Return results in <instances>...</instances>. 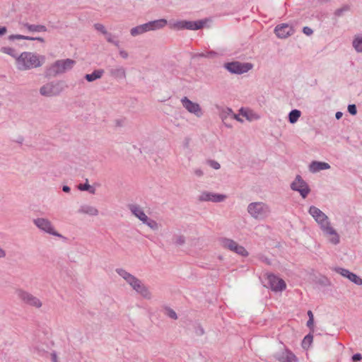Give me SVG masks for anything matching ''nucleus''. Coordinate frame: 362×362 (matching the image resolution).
<instances>
[{
  "label": "nucleus",
  "mask_w": 362,
  "mask_h": 362,
  "mask_svg": "<svg viewBox=\"0 0 362 362\" xmlns=\"http://www.w3.org/2000/svg\"><path fill=\"white\" fill-rule=\"evenodd\" d=\"M308 212L319 224L324 234L327 236H331L329 239V242L334 245L339 244L340 242L339 235L331 226L328 216L315 206H310Z\"/></svg>",
  "instance_id": "f257e3e1"
},
{
  "label": "nucleus",
  "mask_w": 362,
  "mask_h": 362,
  "mask_svg": "<svg viewBox=\"0 0 362 362\" xmlns=\"http://www.w3.org/2000/svg\"><path fill=\"white\" fill-rule=\"evenodd\" d=\"M45 57L34 52H23L17 57L16 67L20 71H26L42 66Z\"/></svg>",
  "instance_id": "f03ea898"
},
{
  "label": "nucleus",
  "mask_w": 362,
  "mask_h": 362,
  "mask_svg": "<svg viewBox=\"0 0 362 362\" xmlns=\"http://www.w3.org/2000/svg\"><path fill=\"white\" fill-rule=\"evenodd\" d=\"M116 272L122 277L136 293H139L144 298L150 299L151 298V293L148 288L140 279L122 268L116 269Z\"/></svg>",
  "instance_id": "7ed1b4c3"
},
{
  "label": "nucleus",
  "mask_w": 362,
  "mask_h": 362,
  "mask_svg": "<svg viewBox=\"0 0 362 362\" xmlns=\"http://www.w3.org/2000/svg\"><path fill=\"white\" fill-rule=\"evenodd\" d=\"M248 214L254 218L263 220L271 213L270 207L262 202H252L247 206Z\"/></svg>",
  "instance_id": "20e7f679"
},
{
  "label": "nucleus",
  "mask_w": 362,
  "mask_h": 362,
  "mask_svg": "<svg viewBox=\"0 0 362 362\" xmlns=\"http://www.w3.org/2000/svg\"><path fill=\"white\" fill-rule=\"evenodd\" d=\"M50 346L46 341H35L31 346V351L34 354L47 358V356H51L52 362H57V356L54 351L49 352Z\"/></svg>",
  "instance_id": "39448f33"
},
{
  "label": "nucleus",
  "mask_w": 362,
  "mask_h": 362,
  "mask_svg": "<svg viewBox=\"0 0 362 362\" xmlns=\"http://www.w3.org/2000/svg\"><path fill=\"white\" fill-rule=\"evenodd\" d=\"M218 241L221 247L224 249L232 251L242 257H247L249 255L248 252L243 246L240 245L238 243L232 239L221 238H219Z\"/></svg>",
  "instance_id": "423d86ee"
},
{
  "label": "nucleus",
  "mask_w": 362,
  "mask_h": 362,
  "mask_svg": "<svg viewBox=\"0 0 362 362\" xmlns=\"http://www.w3.org/2000/svg\"><path fill=\"white\" fill-rule=\"evenodd\" d=\"M64 90L61 81H52L40 88V93L45 97H53L59 95Z\"/></svg>",
  "instance_id": "0eeeda50"
},
{
  "label": "nucleus",
  "mask_w": 362,
  "mask_h": 362,
  "mask_svg": "<svg viewBox=\"0 0 362 362\" xmlns=\"http://www.w3.org/2000/svg\"><path fill=\"white\" fill-rule=\"evenodd\" d=\"M76 64V61L71 59L57 60L50 67V70L54 76L62 74L72 69Z\"/></svg>",
  "instance_id": "6e6552de"
},
{
  "label": "nucleus",
  "mask_w": 362,
  "mask_h": 362,
  "mask_svg": "<svg viewBox=\"0 0 362 362\" xmlns=\"http://www.w3.org/2000/svg\"><path fill=\"white\" fill-rule=\"evenodd\" d=\"M33 223L41 231L59 238H64L62 235L55 230L52 222L45 218L33 219Z\"/></svg>",
  "instance_id": "1a4fd4ad"
},
{
  "label": "nucleus",
  "mask_w": 362,
  "mask_h": 362,
  "mask_svg": "<svg viewBox=\"0 0 362 362\" xmlns=\"http://www.w3.org/2000/svg\"><path fill=\"white\" fill-rule=\"evenodd\" d=\"M18 298L25 304L36 308H40L42 307V303L41 300L33 296L32 293L25 291L22 289H18L16 291Z\"/></svg>",
  "instance_id": "9d476101"
},
{
  "label": "nucleus",
  "mask_w": 362,
  "mask_h": 362,
  "mask_svg": "<svg viewBox=\"0 0 362 362\" xmlns=\"http://www.w3.org/2000/svg\"><path fill=\"white\" fill-rule=\"evenodd\" d=\"M224 67L231 74H242L252 69L253 65L248 62H232L226 63Z\"/></svg>",
  "instance_id": "9b49d317"
},
{
  "label": "nucleus",
  "mask_w": 362,
  "mask_h": 362,
  "mask_svg": "<svg viewBox=\"0 0 362 362\" xmlns=\"http://www.w3.org/2000/svg\"><path fill=\"white\" fill-rule=\"evenodd\" d=\"M291 188L293 191L298 192L304 199L307 197L310 192L308 185L299 175H296L294 181L291 184Z\"/></svg>",
  "instance_id": "f8f14e48"
},
{
  "label": "nucleus",
  "mask_w": 362,
  "mask_h": 362,
  "mask_svg": "<svg viewBox=\"0 0 362 362\" xmlns=\"http://www.w3.org/2000/svg\"><path fill=\"white\" fill-rule=\"evenodd\" d=\"M182 106L190 113L194 114L197 117L203 115V111L199 103L192 102L187 97L181 99Z\"/></svg>",
  "instance_id": "ddd939ff"
},
{
  "label": "nucleus",
  "mask_w": 362,
  "mask_h": 362,
  "mask_svg": "<svg viewBox=\"0 0 362 362\" xmlns=\"http://www.w3.org/2000/svg\"><path fill=\"white\" fill-rule=\"evenodd\" d=\"M267 283L269 288L275 292L282 291L286 288L285 281L273 274L267 275Z\"/></svg>",
  "instance_id": "4468645a"
},
{
  "label": "nucleus",
  "mask_w": 362,
  "mask_h": 362,
  "mask_svg": "<svg viewBox=\"0 0 362 362\" xmlns=\"http://www.w3.org/2000/svg\"><path fill=\"white\" fill-rule=\"evenodd\" d=\"M205 22L203 21H180L174 23V28L178 30H197L204 27Z\"/></svg>",
  "instance_id": "2eb2a0df"
},
{
  "label": "nucleus",
  "mask_w": 362,
  "mask_h": 362,
  "mask_svg": "<svg viewBox=\"0 0 362 362\" xmlns=\"http://www.w3.org/2000/svg\"><path fill=\"white\" fill-rule=\"evenodd\" d=\"M226 197L227 196L226 194L204 191L199 195V200L200 202H211L214 203H218L225 201Z\"/></svg>",
  "instance_id": "dca6fc26"
},
{
  "label": "nucleus",
  "mask_w": 362,
  "mask_h": 362,
  "mask_svg": "<svg viewBox=\"0 0 362 362\" xmlns=\"http://www.w3.org/2000/svg\"><path fill=\"white\" fill-rule=\"evenodd\" d=\"M275 358L279 362H295L297 360L295 354L286 347L276 354Z\"/></svg>",
  "instance_id": "f3484780"
},
{
  "label": "nucleus",
  "mask_w": 362,
  "mask_h": 362,
  "mask_svg": "<svg viewBox=\"0 0 362 362\" xmlns=\"http://www.w3.org/2000/svg\"><path fill=\"white\" fill-rule=\"evenodd\" d=\"M335 271L342 276L347 278L349 281L358 286L362 285V279L356 274L351 272L349 269L337 267Z\"/></svg>",
  "instance_id": "a211bd4d"
},
{
  "label": "nucleus",
  "mask_w": 362,
  "mask_h": 362,
  "mask_svg": "<svg viewBox=\"0 0 362 362\" xmlns=\"http://www.w3.org/2000/svg\"><path fill=\"white\" fill-rule=\"evenodd\" d=\"M293 32L292 27L286 23L278 25L274 29L275 34L279 38H286L291 35Z\"/></svg>",
  "instance_id": "6ab92c4d"
},
{
  "label": "nucleus",
  "mask_w": 362,
  "mask_h": 362,
  "mask_svg": "<svg viewBox=\"0 0 362 362\" xmlns=\"http://www.w3.org/2000/svg\"><path fill=\"white\" fill-rule=\"evenodd\" d=\"M168 24L167 20L160 18L146 23L148 32L163 28Z\"/></svg>",
  "instance_id": "aec40b11"
},
{
  "label": "nucleus",
  "mask_w": 362,
  "mask_h": 362,
  "mask_svg": "<svg viewBox=\"0 0 362 362\" xmlns=\"http://www.w3.org/2000/svg\"><path fill=\"white\" fill-rule=\"evenodd\" d=\"M128 209L132 214L139 218L142 223L146 221L147 216L140 206L137 204H129Z\"/></svg>",
  "instance_id": "412c9836"
},
{
  "label": "nucleus",
  "mask_w": 362,
  "mask_h": 362,
  "mask_svg": "<svg viewBox=\"0 0 362 362\" xmlns=\"http://www.w3.org/2000/svg\"><path fill=\"white\" fill-rule=\"evenodd\" d=\"M109 72L110 76L115 78L122 79L126 78V70L123 66L110 67L109 68Z\"/></svg>",
  "instance_id": "4be33fe9"
},
{
  "label": "nucleus",
  "mask_w": 362,
  "mask_h": 362,
  "mask_svg": "<svg viewBox=\"0 0 362 362\" xmlns=\"http://www.w3.org/2000/svg\"><path fill=\"white\" fill-rule=\"evenodd\" d=\"M329 168H330V165L325 162L313 161L310 165V170L313 173L327 170Z\"/></svg>",
  "instance_id": "5701e85b"
},
{
  "label": "nucleus",
  "mask_w": 362,
  "mask_h": 362,
  "mask_svg": "<svg viewBox=\"0 0 362 362\" xmlns=\"http://www.w3.org/2000/svg\"><path fill=\"white\" fill-rule=\"evenodd\" d=\"M78 213L95 216L98 214V210L92 206L83 205L78 209Z\"/></svg>",
  "instance_id": "b1692460"
},
{
  "label": "nucleus",
  "mask_w": 362,
  "mask_h": 362,
  "mask_svg": "<svg viewBox=\"0 0 362 362\" xmlns=\"http://www.w3.org/2000/svg\"><path fill=\"white\" fill-rule=\"evenodd\" d=\"M8 40L11 41H13L15 40H37L41 42H43L45 41L44 38L41 37H30V36H25L22 35H11L8 36Z\"/></svg>",
  "instance_id": "393cba45"
},
{
  "label": "nucleus",
  "mask_w": 362,
  "mask_h": 362,
  "mask_svg": "<svg viewBox=\"0 0 362 362\" xmlns=\"http://www.w3.org/2000/svg\"><path fill=\"white\" fill-rule=\"evenodd\" d=\"M218 56V54L213 50L205 51L202 52H197L193 54L192 58L198 59V58H208V59H214Z\"/></svg>",
  "instance_id": "a878e982"
},
{
  "label": "nucleus",
  "mask_w": 362,
  "mask_h": 362,
  "mask_svg": "<svg viewBox=\"0 0 362 362\" xmlns=\"http://www.w3.org/2000/svg\"><path fill=\"white\" fill-rule=\"evenodd\" d=\"M103 69H96L91 74H87L85 75L84 78L88 81L92 82L97 79L100 78L103 74H104Z\"/></svg>",
  "instance_id": "bb28decb"
},
{
  "label": "nucleus",
  "mask_w": 362,
  "mask_h": 362,
  "mask_svg": "<svg viewBox=\"0 0 362 362\" xmlns=\"http://www.w3.org/2000/svg\"><path fill=\"white\" fill-rule=\"evenodd\" d=\"M23 25L30 32H46L47 30L46 26L43 25H33L28 23H24Z\"/></svg>",
  "instance_id": "cd10ccee"
},
{
  "label": "nucleus",
  "mask_w": 362,
  "mask_h": 362,
  "mask_svg": "<svg viewBox=\"0 0 362 362\" xmlns=\"http://www.w3.org/2000/svg\"><path fill=\"white\" fill-rule=\"evenodd\" d=\"M146 23L137 25L136 27L132 28L130 30V34L131 35L135 37L139 35H141L143 33H145L148 32L147 28L146 27Z\"/></svg>",
  "instance_id": "c85d7f7f"
},
{
  "label": "nucleus",
  "mask_w": 362,
  "mask_h": 362,
  "mask_svg": "<svg viewBox=\"0 0 362 362\" xmlns=\"http://www.w3.org/2000/svg\"><path fill=\"white\" fill-rule=\"evenodd\" d=\"M352 45L357 52H362V36H355Z\"/></svg>",
  "instance_id": "c756f323"
},
{
  "label": "nucleus",
  "mask_w": 362,
  "mask_h": 362,
  "mask_svg": "<svg viewBox=\"0 0 362 362\" xmlns=\"http://www.w3.org/2000/svg\"><path fill=\"white\" fill-rule=\"evenodd\" d=\"M301 112L298 110H293L288 114V120L290 123L294 124L300 117Z\"/></svg>",
  "instance_id": "7c9ffc66"
},
{
  "label": "nucleus",
  "mask_w": 362,
  "mask_h": 362,
  "mask_svg": "<svg viewBox=\"0 0 362 362\" xmlns=\"http://www.w3.org/2000/svg\"><path fill=\"white\" fill-rule=\"evenodd\" d=\"M1 52L15 58L16 64L17 63V57H18V55L16 54V52L13 48L10 47H2L1 48Z\"/></svg>",
  "instance_id": "2f4dec72"
},
{
  "label": "nucleus",
  "mask_w": 362,
  "mask_h": 362,
  "mask_svg": "<svg viewBox=\"0 0 362 362\" xmlns=\"http://www.w3.org/2000/svg\"><path fill=\"white\" fill-rule=\"evenodd\" d=\"M143 223L148 226L151 229L157 230L159 228L158 223L153 219H151L147 216L146 221H144Z\"/></svg>",
  "instance_id": "473e14b6"
},
{
  "label": "nucleus",
  "mask_w": 362,
  "mask_h": 362,
  "mask_svg": "<svg viewBox=\"0 0 362 362\" xmlns=\"http://www.w3.org/2000/svg\"><path fill=\"white\" fill-rule=\"evenodd\" d=\"M313 334H307L303 339V341H302V346L304 348V349H307L308 348L312 342H313Z\"/></svg>",
  "instance_id": "72a5a7b5"
},
{
  "label": "nucleus",
  "mask_w": 362,
  "mask_h": 362,
  "mask_svg": "<svg viewBox=\"0 0 362 362\" xmlns=\"http://www.w3.org/2000/svg\"><path fill=\"white\" fill-rule=\"evenodd\" d=\"M88 181V180H86ZM78 189L81 190V191H89L91 194H95V189L92 187L91 185H90L88 182H86V183L85 184H80L78 186Z\"/></svg>",
  "instance_id": "f704fd0d"
},
{
  "label": "nucleus",
  "mask_w": 362,
  "mask_h": 362,
  "mask_svg": "<svg viewBox=\"0 0 362 362\" xmlns=\"http://www.w3.org/2000/svg\"><path fill=\"white\" fill-rule=\"evenodd\" d=\"M233 112L232 109L227 107L222 110V112L221 113V117L222 120L224 121L225 119H226V118L228 117H229L230 118L231 116L233 115Z\"/></svg>",
  "instance_id": "c9c22d12"
},
{
  "label": "nucleus",
  "mask_w": 362,
  "mask_h": 362,
  "mask_svg": "<svg viewBox=\"0 0 362 362\" xmlns=\"http://www.w3.org/2000/svg\"><path fill=\"white\" fill-rule=\"evenodd\" d=\"M350 9V7L349 5H344L341 8H339L337 9L334 11V15L337 17H339L343 15V13L346 11H348Z\"/></svg>",
  "instance_id": "e433bc0d"
},
{
  "label": "nucleus",
  "mask_w": 362,
  "mask_h": 362,
  "mask_svg": "<svg viewBox=\"0 0 362 362\" xmlns=\"http://www.w3.org/2000/svg\"><path fill=\"white\" fill-rule=\"evenodd\" d=\"M93 26H94V28L97 31L101 33L104 35L105 34H107V31L105 27L103 24H101V23H95Z\"/></svg>",
  "instance_id": "4c0bfd02"
},
{
  "label": "nucleus",
  "mask_w": 362,
  "mask_h": 362,
  "mask_svg": "<svg viewBox=\"0 0 362 362\" xmlns=\"http://www.w3.org/2000/svg\"><path fill=\"white\" fill-rule=\"evenodd\" d=\"M185 243V238L183 235H177L175 238L174 243L176 245H182Z\"/></svg>",
  "instance_id": "58836bf2"
},
{
  "label": "nucleus",
  "mask_w": 362,
  "mask_h": 362,
  "mask_svg": "<svg viewBox=\"0 0 362 362\" xmlns=\"http://www.w3.org/2000/svg\"><path fill=\"white\" fill-rule=\"evenodd\" d=\"M207 163L209 166L215 170H218L221 168V165L214 160H208Z\"/></svg>",
  "instance_id": "ea45409f"
},
{
  "label": "nucleus",
  "mask_w": 362,
  "mask_h": 362,
  "mask_svg": "<svg viewBox=\"0 0 362 362\" xmlns=\"http://www.w3.org/2000/svg\"><path fill=\"white\" fill-rule=\"evenodd\" d=\"M166 311H167V315L169 317H170L173 320L177 319V315L176 313L173 309L168 308H166Z\"/></svg>",
  "instance_id": "a19ab883"
},
{
  "label": "nucleus",
  "mask_w": 362,
  "mask_h": 362,
  "mask_svg": "<svg viewBox=\"0 0 362 362\" xmlns=\"http://www.w3.org/2000/svg\"><path fill=\"white\" fill-rule=\"evenodd\" d=\"M348 111L352 115H356V113H357L356 106L354 104L349 105H348Z\"/></svg>",
  "instance_id": "79ce46f5"
},
{
  "label": "nucleus",
  "mask_w": 362,
  "mask_h": 362,
  "mask_svg": "<svg viewBox=\"0 0 362 362\" xmlns=\"http://www.w3.org/2000/svg\"><path fill=\"white\" fill-rule=\"evenodd\" d=\"M351 358L354 361H361L362 359V355L361 354L358 353V354L353 355Z\"/></svg>",
  "instance_id": "37998d69"
},
{
  "label": "nucleus",
  "mask_w": 362,
  "mask_h": 362,
  "mask_svg": "<svg viewBox=\"0 0 362 362\" xmlns=\"http://www.w3.org/2000/svg\"><path fill=\"white\" fill-rule=\"evenodd\" d=\"M303 31L307 35H311L313 33V30L310 28L307 27V26L303 28Z\"/></svg>",
  "instance_id": "c03bdc74"
},
{
  "label": "nucleus",
  "mask_w": 362,
  "mask_h": 362,
  "mask_svg": "<svg viewBox=\"0 0 362 362\" xmlns=\"http://www.w3.org/2000/svg\"><path fill=\"white\" fill-rule=\"evenodd\" d=\"M125 119H117L115 120V125L117 127H122L124 124Z\"/></svg>",
  "instance_id": "a18cd8bd"
},
{
  "label": "nucleus",
  "mask_w": 362,
  "mask_h": 362,
  "mask_svg": "<svg viewBox=\"0 0 362 362\" xmlns=\"http://www.w3.org/2000/svg\"><path fill=\"white\" fill-rule=\"evenodd\" d=\"M307 326L309 327L311 330H313L314 327V319H308L307 322Z\"/></svg>",
  "instance_id": "49530a36"
},
{
  "label": "nucleus",
  "mask_w": 362,
  "mask_h": 362,
  "mask_svg": "<svg viewBox=\"0 0 362 362\" xmlns=\"http://www.w3.org/2000/svg\"><path fill=\"white\" fill-rule=\"evenodd\" d=\"M194 173L197 177H202L204 175L203 171L200 168L194 169Z\"/></svg>",
  "instance_id": "de8ad7c7"
},
{
  "label": "nucleus",
  "mask_w": 362,
  "mask_h": 362,
  "mask_svg": "<svg viewBox=\"0 0 362 362\" xmlns=\"http://www.w3.org/2000/svg\"><path fill=\"white\" fill-rule=\"evenodd\" d=\"M105 35L106 40L108 42L112 43L113 42L114 38L111 33L107 32V34H105Z\"/></svg>",
  "instance_id": "09e8293b"
},
{
  "label": "nucleus",
  "mask_w": 362,
  "mask_h": 362,
  "mask_svg": "<svg viewBox=\"0 0 362 362\" xmlns=\"http://www.w3.org/2000/svg\"><path fill=\"white\" fill-rule=\"evenodd\" d=\"M6 252L4 249H3L1 246H0V259H3L4 257H6Z\"/></svg>",
  "instance_id": "8fccbe9b"
},
{
  "label": "nucleus",
  "mask_w": 362,
  "mask_h": 362,
  "mask_svg": "<svg viewBox=\"0 0 362 362\" xmlns=\"http://www.w3.org/2000/svg\"><path fill=\"white\" fill-rule=\"evenodd\" d=\"M7 32V28L5 26H0V36L4 35Z\"/></svg>",
  "instance_id": "3c124183"
},
{
  "label": "nucleus",
  "mask_w": 362,
  "mask_h": 362,
  "mask_svg": "<svg viewBox=\"0 0 362 362\" xmlns=\"http://www.w3.org/2000/svg\"><path fill=\"white\" fill-rule=\"evenodd\" d=\"M119 54L123 59H127L128 57V53L124 50H120Z\"/></svg>",
  "instance_id": "603ef678"
},
{
  "label": "nucleus",
  "mask_w": 362,
  "mask_h": 362,
  "mask_svg": "<svg viewBox=\"0 0 362 362\" xmlns=\"http://www.w3.org/2000/svg\"><path fill=\"white\" fill-rule=\"evenodd\" d=\"M231 119H235L237 121H242V119L240 118L238 115H236L235 113L233 114V115L230 117Z\"/></svg>",
  "instance_id": "864d4df0"
},
{
  "label": "nucleus",
  "mask_w": 362,
  "mask_h": 362,
  "mask_svg": "<svg viewBox=\"0 0 362 362\" xmlns=\"http://www.w3.org/2000/svg\"><path fill=\"white\" fill-rule=\"evenodd\" d=\"M343 114L341 112H337L336 114H335V117L337 119H339L341 118Z\"/></svg>",
  "instance_id": "5fc2aeb1"
},
{
  "label": "nucleus",
  "mask_w": 362,
  "mask_h": 362,
  "mask_svg": "<svg viewBox=\"0 0 362 362\" xmlns=\"http://www.w3.org/2000/svg\"><path fill=\"white\" fill-rule=\"evenodd\" d=\"M62 190H63L64 192H70V190H71V189H70V187H69V186H67V185H64V186H63V187H62Z\"/></svg>",
  "instance_id": "6e6d98bb"
},
{
  "label": "nucleus",
  "mask_w": 362,
  "mask_h": 362,
  "mask_svg": "<svg viewBox=\"0 0 362 362\" xmlns=\"http://www.w3.org/2000/svg\"><path fill=\"white\" fill-rule=\"evenodd\" d=\"M308 315L309 317V319H314L313 314V312L311 310H308Z\"/></svg>",
  "instance_id": "4d7b16f0"
},
{
  "label": "nucleus",
  "mask_w": 362,
  "mask_h": 362,
  "mask_svg": "<svg viewBox=\"0 0 362 362\" xmlns=\"http://www.w3.org/2000/svg\"><path fill=\"white\" fill-rule=\"evenodd\" d=\"M112 44H113L116 47H119V42L118 40H113V42H112Z\"/></svg>",
  "instance_id": "13d9d810"
},
{
  "label": "nucleus",
  "mask_w": 362,
  "mask_h": 362,
  "mask_svg": "<svg viewBox=\"0 0 362 362\" xmlns=\"http://www.w3.org/2000/svg\"><path fill=\"white\" fill-rule=\"evenodd\" d=\"M318 1L320 2H322V3H325V2L329 1V0H318Z\"/></svg>",
  "instance_id": "bf43d9fd"
}]
</instances>
